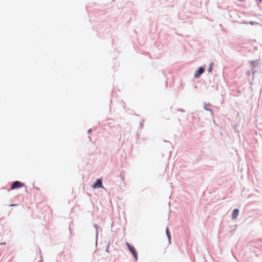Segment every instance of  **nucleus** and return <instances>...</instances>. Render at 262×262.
<instances>
[{
	"label": "nucleus",
	"mask_w": 262,
	"mask_h": 262,
	"mask_svg": "<svg viewBox=\"0 0 262 262\" xmlns=\"http://www.w3.org/2000/svg\"><path fill=\"white\" fill-rule=\"evenodd\" d=\"M24 184L19 182V181H15L13 183L12 185H11V189H18L19 188H21L23 186H24Z\"/></svg>",
	"instance_id": "obj_1"
},
{
	"label": "nucleus",
	"mask_w": 262,
	"mask_h": 262,
	"mask_svg": "<svg viewBox=\"0 0 262 262\" xmlns=\"http://www.w3.org/2000/svg\"><path fill=\"white\" fill-rule=\"evenodd\" d=\"M126 244L127 246L129 251L133 253L135 259L137 260L138 258V255L134 247L133 246L130 245L128 243H126Z\"/></svg>",
	"instance_id": "obj_2"
},
{
	"label": "nucleus",
	"mask_w": 262,
	"mask_h": 262,
	"mask_svg": "<svg viewBox=\"0 0 262 262\" xmlns=\"http://www.w3.org/2000/svg\"><path fill=\"white\" fill-rule=\"evenodd\" d=\"M205 71L204 68L200 67L199 70L195 72L194 77L195 78H199L200 75Z\"/></svg>",
	"instance_id": "obj_3"
},
{
	"label": "nucleus",
	"mask_w": 262,
	"mask_h": 262,
	"mask_svg": "<svg viewBox=\"0 0 262 262\" xmlns=\"http://www.w3.org/2000/svg\"><path fill=\"white\" fill-rule=\"evenodd\" d=\"M93 188L102 187V181L100 179H97L96 182L92 185Z\"/></svg>",
	"instance_id": "obj_4"
},
{
	"label": "nucleus",
	"mask_w": 262,
	"mask_h": 262,
	"mask_svg": "<svg viewBox=\"0 0 262 262\" xmlns=\"http://www.w3.org/2000/svg\"><path fill=\"white\" fill-rule=\"evenodd\" d=\"M239 211L237 209H235L232 211V217L233 219H235L238 215Z\"/></svg>",
	"instance_id": "obj_5"
},
{
	"label": "nucleus",
	"mask_w": 262,
	"mask_h": 262,
	"mask_svg": "<svg viewBox=\"0 0 262 262\" xmlns=\"http://www.w3.org/2000/svg\"><path fill=\"white\" fill-rule=\"evenodd\" d=\"M166 235L169 239V241H170V233H169V230H168V228L167 227L166 228ZM169 242H170V241H169Z\"/></svg>",
	"instance_id": "obj_6"
},
{
	"label": "nucleus",
	"mask_w": 262,
	"mask_h": 262,
	"mask_svg": "<svg viewBox=\"0 0 262 262\" xmlns=\"http://www.w3.org/2000/svg\"><path fill=\"white\" fill-rule=\"evenodd\" d=\"M17 206V204H11V205H10V206Z\"/></svg>",
	"instance_id": "obj_7"
},
{
	"label": "nucleus",
	"mask_w": 262,
	"mask_h": 262,
	"mask_svg": "<svg viewBox=\"0 0 262 262\" xmlns=\"http://www.w3.org/2000/svg\"><path fill=\"white\" fill-rule=\"evenodd\" d=\"M209 71H211V68L209 69Z\"/></svg>",
	"instance_id": "obj_8"
},
{
	"label": "nucleus",
	"mask_w": 262,
	"mask_h": 262,
	"mask_svg": "<svg viewBox=\"0 0 262 262\" xmlns=\"http://www.w3.org/2000/svg\"><path fill=\"white\" fill-rule=\"evenodd\" d=\"M209 71H211V68L209 69Z\"/></svg>",
	"instance_id": "obj_9"
}]
</instances>
